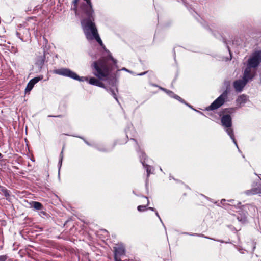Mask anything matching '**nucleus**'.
<instances>
[{
    "label": "nucleus",
    "mask_w": 261,
    "mask_h": 261,
    "mask_svg": "<svg viewBox=\"0 0 261 261\" xmlns=\"http://www.w3.org/2000/svg\"><path fill=\"white\" fill-rule=\"evenodd\" d=\"M97 149L99 151L103 152H107L108 151V149L105 147H98Z\"/></svg>",
    "instance_id": "nucleus-22"
},
{
    "label": "nucleus",
    "mask_w": 261,
    "mask_h": 261,
    "mask_svg": "<svg viewBox=\"0 0 261 261\" xmlns=\"http://www.w3.org/2000/svg\"><path fill=\"white\" fill-rule=\"evenodd\" d=\"M32 207L37 210H41L43 208V205L39 202H33L32 204Z\"/></svg>",
    "instance_id": "nucleus-17"
},
{
    "label": "nucleus",
    "mask_w": 261,
    "mask_h": 261,
    "mask_svg": "<svg viewBox=\"0 0 261 261\" xmlns=\"http://www.w3.org/2000/svg\"><path fill=\"white\" fill-rule=\"evenodd\" d=\"M142 198L144 200H145L146 202L145 204L141 205H139L137 207V210H138V211L141 212H144L146 210H147V206H148V205L149 204V200H148V198L147 197L143 196Z\"/></svg>",
    "instance_id": "nucleus-13"
},
{
    "label": "nucleus",
    "mask_w": 261,
    "mask_h": 261,
    "mask_svg": "<svg viewBox=\"0 0 261 261\" xmlns=\"http://www.w3.org/2000/svg\"><path fill=\"white\" fill-rule=\"evenodd\" d=\"M77 7L78 6H73V8H72V10H73L75 12V14H76L77 11Z\"/></svg>",
    "instance_id": "nucleus-25"
},
{
    "label": "nucleus",
    "mask_w": 261,
    "mask_h": 261,
    "mask_svg": "<svg viewBox=\"0 0 261 261\" xmlns=\"http://www.w3.org/2000/svg\"><path fill=\"white\" fill-rule=\"evenodd\" d=\"M251 67L247 66L246 68L244 75H243V80L247 83L249 80H252L256 74L255 71L252 72Z\"/></svg>",
    "instance_id": "nucleus-6"
},
{
    "label": "nucleus",
    "mask_w": 261,
    "mask_h": 261,
    "mask_svg": "<svg viewBox=\"0 0 261 261\" xmlns=\"http://www.w3.org/2000/svg\"><path fill=\"white\" fill-rule=\"evenodd\" d=\"M115 261H122L121 259H114Z\"/></svg>",
    "instance_id": "nucleus-33"
},
{
    "label": "nucleus",
    "mask_w": 261,
    "mask_h": 261,
    "mask_svg": "<svg viewBox=\"0 0 261 261\" xmlns=\"http://www.w3.org/2000/svg\"><path fill=\"white\" fill-rule=\"evenodd\" d=\"M42 77H36L32 79H31L29 83H28L27 87L25 89V93L30 92V91L34 87V85L38 83L40 80H41Z\"/></svg>",
    "instance_id": "nucleus-9"
},
{
    "label": "nucleus",
    "mask_w": 261,
    "mask_h": 261,
    "mask_svg": "<svg viewBox=\"0 0 261 261\" xmlns=\"http://www.w3.org/2000/svg\"><path fill=\"white\" fill-rule=\"evenodd\" d=\"M142 163L144 167H145V168H146V172H147V177H148L150 175V173H151V167H150V166H149L148 165H145L144 162H142Z\"/></svg>",
    "instance_id": "nucleus-20"
},
{
    "label": "nucleus",
    "mask_w": 261,
    "mask_h": 261,
    "mask_svg": "<svg viewBox=\"0 0 261 261\" xmlns=\"http://www.w3.org/2000/svg\"><path fill=\"white\" fill-rule=\"evenodd\" d=\"M143 157H144H144H145V156H146V154H145V153H143Z\"/></svg>",
    "instance_id": "nucleus-36"
},
{
    "label": "nucleus",
    "mask_w": 261,
    "mask_h": 261,
    "mask_svg": "<svg viewBox=\"0 0 261 261\" xmlns=\"http://www.w3.org/2000/svg\"><path fill=\"white\" fill-rule=\"evenodd\" d=\"M8 256L7 255H3L0 256V261H6Z\"/></svg>",
    "instance_id": "nucleus-21"
},
{
    "label": "nucleus",
    "mask_w": 261,
    "mask_h": 261,
    "mask_svg": "<svg viewBox=\"0 0 261 261\" xmlns=\"http://www.w3.org/2000/svg\"><path fill=\"white\" fill-rule=\"evenodd\" d=\"M247 96L245 94H242L237 98L236 102L238 104L242 105L245 103L247 102Z\"/></svg>",
    "instance_id": "nucleus-14"
},
{
    "label": "nucleus",
    "mask_w": 261,
    "mask_h": 261,
    "mask_svg": "<svg viewBox=\"0 0 261 261\" xmlns=\"http://www.w3.org/2000/svg\"><path fill=\"white\" fill-rule=\"evenodd\" d=\"M261 63V50L252 53L247 62V66L251 68H257Z\"/></svg>",
    "instance_id": "nucleus-4"
},
{
    "label": "nucleus",
    "mask_w": 261,
    "mask_h": 261,
    "mask_svg": "<svg viewBox=\"0 0 261 261\" xmlns=\"http://www.w3.org/2000/svg\"><path fill=\"white\" fill-rule=\"evenodd\" d=\"M222 201H225V199H222Z\"/></svg>",
    "instance_id": "nucleus-39"
},
{
    "label": "nucleus",
    "mask_w": 261,
    "mask_h": 261,
    "mask_svg": "<svg viewBox=\"0 0 261 261\" xmlns=\"http://www.w3.org/2000/svg\"><path fill=\"white\" fill-rule=\"evenodd\" d=\"M45 54L38 56L36 60V65L40 67H42L45 61Z\"/></svg>",
    "instance_id": "nucleus-12"
},
{
    "label": "nucleus",
    "mask_w": 261,
    "mask_h": 261,
    "mask_svg": "<svg viewBox=\"0 0 261 261\" xmlns=\"http://www.w3.org/2000/svg\"><path fill=\"white\" fill-rule=\"evenodd\" d=\"M93 39H95L101 46H104V44H103L98 34L93 36Z\"/></svg>",
    "instance_id": "nucleus-18"
},
{
    "label": "nucleus",
    "mask_w": 261,
    "mask_h": 261,
    "mask_svg": "<svg viewBox=\"0 0 261 261\" xmlns=\"http://www.w3.org/2000/svg\"><path fill=\"white\" fill-rule=\"evenodd\" d=\"M3 157V155L2 153H0V158H2Z\"/></svg>",
    "instance_id": "nucleus-35"
},
{
    "label": "nucleus",
    "mask_w": 261,
    "mask_h": 261,
    "mask_svg": "<svg viewBox=\"0 0 261 261\" xmlns=\"http://www.w3.org/2000/svg\"><path fill=\"white\" fill-rule=\"evenodd\" d=\"M221 122L222 125L224 127H232V118L229 114L223 115L221 118Z\"/></svg>",
    "instance_id": "nucleus-5"
},
{
    "label": "nucleus",
    "mask_w": 261,
    "mask_h": 261,
    "mask_svg": "<svg viewBox=\"0 0 261 261\" xmlns=\"http://www.w3.org/2000/svg\"><path fill=\"white\" fill-rule=\"evenodd\" d=\"M247 83L246 81H245L243 79L238 80L233 82V85L235 90L237 92H240L243 90Z\"/></svg>",
    "instance_id": "nucleus-7"
},
{
    "label": "nucleus",
    "mask_w": 261,
    "mask_h": 261,
    "mask_svg": "<svg viewBox=\"0 0 261 261\" xmlns=\"http://www.w3.org/2000/svg\"><path fill=\"white\" fill-rule=\"evenodd\" d=\"M229 92V86H228L226 89L220 95L216 100H215L210 106L206 108L207 111H212L217 109L221 107L225 102L228 97V94Z\"/></svg>",
    "instance_id": "nucleus-3"
},
{
    "label": "nucleus",
    "mask_w": 261,
    "mask_h": 261,
    "mask_svg": "<svg viewBox=\"0 0 261 261\" xmlns=\"http://www.w3.org/2000/svg\"><path fill=\"white\" fill-rule=\"evenodd\" d=\"M87 18L83 19L82 24L83 27L85 35L88 40L93 39V36L97 35L98 31L94 21V13L91 15H86Z\"/></svg>",
    "instance_id": "nucleus-2"
},
{
    "label": "nucleus",
    "mask_w": 261,
    "mask_h": 261,
    "mask_svg": "<svg viewBox=\"0 0 261 261\" xmlns=\"http://www.w3.org/2000/svg\"><path fill=\"white\" fill-rule=\"evenodd\" d=\"M183 195H184V196H187V194H186V193H184V194H183Z\"/></svg>",
    "instance_id": "nucleus-38"
},
{
    "label": "nucleus",
    "mask_w": 261,
    "mask_h": 261,
    "mask_svg": "<svg viewBox=\"0 0 261 261\" xmlns=\"http://www.w3.org/2000/svg\"><path fill=\"white\" fill-rule=\"evenodd\" d=\"M49 117H59V118H63L64 117V115H49Z\"/></svg>",
    "instance_id": "nucleus-24"
},
{
    "label": "nucleus",
    "mask_w": 261,
    "mask_h": 261,
    "mask_svg": "<svg viewBox=\"0 0 261 261\" xmlns=\"http://www.w3.org/2000/svg\"><path fill=\"white\" fill-rule=\"evenodd\" d=\"M225 128H226V132L227 133L228 135L230 136L231 139L232 140H233V141L234 142L235 141V138H234V135L233 129L231 128V127H225Z\"/></svg>",
    "instance_id": "nucleus-16"
},
{
    "label": "nucleus",
    "mask_w": 261,
    "mask_h": 261,
    "mask_svg": "<svg viewBox=\"0 0 261 261\" xmlns=\"http://www.w3.org/2000/svg\"><path fill=\"white\" fill-rule=\"evenodd\" d=\"M64 147H64V146H63V148H62V151H61V154H60V155H61V156H62L63 152V150H64Z\"/></svg>",
    "instance_id": "nucleus-30"
},
{
    "label": "nucleus",
    "mask_w": 261,
    "mask_h": 261,
    "mask_svg": "<svg viewBox=\"0 0 261 261\" xmlns=\"http://www.w3.org/2000/svg\"><path fill=\"white\" fill-rule=\"evenodd\" d=\"M132 139L136 142V144L137 146H138V148H140V147L139 146V144H138L137 140L135 139Z\"/></svg>",
    "instance_id": "nucleus-28"
},
{
    "label": "nucleus",
    "mask_w": 261,
    "mask_h": 261,
    "mask_svg": "<svg viewBox=\"0 0 261 261\" xmlns=\"http://www.w3.org/2000/svg\"><path fill=\"white\" fill-rule=\"evenodd\" d=\"M260 84H261V73H260Z\"/></svg>",
    "instance_id": "nucleus-34"
},
{
    "label": "nucleus",
    "mask_w": 261,
    "mask_h": 261,
    "mask_svg": "<svg viewBox=\"0 0 261 261\" xmlns=\"http://www.w3.org/2000/svg\"><path fill=\"white\" fill-rule=\"evenodd\" d=\"M174 97H175V98H176V99L178 100L179 101H184V100L180 96H179L178 95H176L174 96Z\"/></svg>",
    "instance_id": "nucleus-26"
},
{
    "label": "nucleus",
    "mask_w": 261,
    "mask_h": 261,
    "mask_svg": "<svg viewBox=\"0 0 261 261\" xmlns=\"http://www.w3.org/2000/svg\"><path fill=\"white\" fill-rule=\"evenodd\" d=\"M80 0H73L72 2L73 6H78V3Z\"/></svg>",
    "instance_id": "nucleus-23"
},
{
    "label": "nucleus",
    "mask_w": 261,
    "mask_h": 261,
    "mask_svg": "<svg viewBox=\"0 0 261 261\" xmlns=\"http://www.w3.org/2000/svg\"><path fill=\"white\" fill-rule=\"evenodd\" d=\"M1 191L3 192V194L6 198L10 196L9 191L6 188L2 187Z\"/></svg>",
    "instance_id": "nucleus-19"
},
{
    "label": "nucleus",
    "mask_w": 261,
    "mask_h": 261,
    "mask_svg": "<svg viewBox=\"0 0 261 261\" xmlns=\"http://www.w3.org/2000/svg\"><path fill=\"white\" fill-rule=\"evenodd\" d=\"M246 193L248 195L261 194V184H259L251 190L247 191Z\"/></svg>",
    "instance_id": "nucleus-11"
},
{
    "label": "nucleus",
    "mask_w": 261,
    "mask_h": 261,
    "mask_svg": "<svg viewBox=\"0 0 261 261\" xmlns=\"http://www.w3.org/2000/svg\"><path fill=\"white\" fill-rule=\"evenodd\" d=\"M247 212L243 210L239 212V215L237 216V219L242 223H245L247 221Z\"/></svg>",
    "instance_id": "nucleus-10"
},
{
    "label": "nucleus",
    "mask_w": 261,
    "mask_h": 261,
    "mask_svg": "<svg viewBox=\"0 0 261 261\" xmlns=\"http://www.w3.org/2000/svg\"><path fill=\"white\" fill-rule=\"evenodd\" d=\"M147 209H148V210H150L152 211H154V212H156V209L153 208V207H147Z\"/></svg>",
    "instance_id": "nucleus-27"
},
{
    "label": "nucleus",
    "mask_w": 261,
    "mask_h": 261,
    "mask_svg": "<svg viewBox=\"0 0 261 261\" xmlns=\"http://www.w3.org/2000/svg\"><path fill=\"white\" fill-rule=\"evenodd\" d=\"M234 112V108H225L219 114L220 116H222V114H223L224 115L225 114H229L233 113Z\"/></svg>",
    "instance_id": "nucleus-15"
},
{
    "label": "nucleus",
    "mask_w": 261,
    "mask_h": 261,
    "mask_svg": "<svg viewBox=\"0 0 261 261\" xmlns=\"http://www.w3.org/2000/svg\"><path fill=\"white\" fill-rule=\"evenodd\" d=\"M117 60L111 54L93 62L91 65L92 73L97 79L80 77L74 72L66 68L55 69L53 72L54 74L68 77L80 82L87 81L91 85L104 88L105 85L100 80H107L109 81L110 84H114L116 81L115 74H113L112 72L117 69Z\"/></svg>",
    "instance_id": "nucleus-1"
},
{
    "label": "nucleus",
    "mask_w": 261,
    "mask_h": 261,
    "mask_svg": "<svg viewBox=\"0 0 261 261\" xmlns=\"http://www.w3.org/2000/svg\"><path fill=\"white\" fill-rule=\"evenodd\" d=\"M155 212V214H156V215L158 217H160L158 212L156 211V212Z\"/></svg>",
    "instance_id": "nucleus-32"
},
{
    "label": "nucleus",
    "mask_w": 261,
    "mask_h": 261,
    "mask_svg": "<svg viewBox=\"0 0 261 261\" xmlns=\"http://www.w3.org/2000/svg\"><path fill=\"white\" fill-rule=\"evenodd\" d=\"M40 213H41V214H43L44 215H46V213L45 212L42 211Z\"/></svg>",
    "instance_id": "nucleus-31"
},
{
    "label": "nucleus",
    "mask_w": 261,
    "mask_h": 261,
    "mask_svg": "<svg viewBox=\"0 0 261 261\" xmlns=\"http://www.w3.org/2000/svg\"><path fill=\"white\" fill-rule=\"evenodd\" d=\"M114 259H120V257L125 254V249L122 246L114 247Z\"/></svg>",
    "instance_id": "nucleus-8"
},
{
    "label": "nucleus",
    "mask_w": 261,
    "mask_h": 261,
    "mask_svg": "<svg viewBox=\"0 0 261 261\" xmlns=\"http://www.w3.org/2000/svg\"><path fill=\"white\" fill-rule=\"evenodd\" d=\"M186 188H187V189H189V190H190V188H189V187H188V186H187V187H186Z\"/></svg>",
    "instance_id": "nucleus-37"
},
{
    "label": "nucleus",
    "mask_w": 261,
    "mask_h": 261,
    "mask_svg": "<svg viewBox=\"0 0 261 261\" xmlns=\"http://www.w3.org/2000/svg\"><path fill=\"white\" fill-rule=\"evenodd\" d=\"M148 72V71H147L141 73L139 74V75H141V76L145 74L146 73H147Z\"/></svg>",
    "instance_id": "nucleus-29"
}]
</instances>
